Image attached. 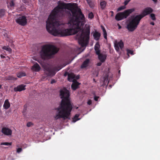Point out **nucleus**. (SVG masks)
Segmentation results:
<instances>
[{
	"label": "nucleus",
	"mask_w": 160,
	"mask_h": 160,
	"mask_svg": "<svg viewBox=\"0 0 160 160\" xmlns=\"http://www.w3.org/2000/svg\"><path fill=\"white\" fill-rule=\"evenodd\" d=\"M22 150V149L21 148H18L17 149V152L18 153H19Z\"/></svg>",
	"instance_id": "32"
},
{
	"label": "nucleus",
	"mask_w": 160,
	"mask_h": 160,
	"mask_svg": "<svg viewBox=\"0 0 160 160\" xmlns=\"http://www.w3.org/2000/svg\"><path fill=\"white\" fill-rule=\"evenodd\" d=\"M87 3L88 4L89 7L92 8H93L95 5V2L94 1H92V0H86Z\"/></svg>",
	"instance_id": "19"
},
{
	"label": "nucleus",
	"mask_w": 160,
	"mask_h": 160,
	"mask_svg": "<svg viewBox=\"0 0 160 160\" xmlns=\"http://www.w3.org/2000/svg\"><path fill=\"white\" fill-rule=\"evenodd\" d=\"M12 144V142H2L1 143V145H11Z\"/></svg>",
	"instance_id": "26"
},
{
	"label": "nucleus",
	"mask_w": 160,
	"mask_h": 160,
	"mask_svg": "<svg viewBox=\"0 0 160 160\" xmlns=\"http://www.w3.org/2000/svg\"><path fill=\"white\" fill-rule=\"evenodd\" d=\"M150 17L152 20H155L156 19L155 15L153 13H151L150 14Z\"/></svg>",
	"instance_id": "27"
},
{
	"label": "nucleus",
	"mask_w": 160,
	"mask_h": 160,
	"mask_svg": "<svg viewBox=\"0 0 160 160\" xmlns=\"http://www.w3.org/2000/svg\"><path fill=\"white\" fill-rule=\"evenodd\" d=\"M52 10L46 22L48 32L54 36L64 37L79 33L77 36L81 47H86L89 39V27L82 28L85 18L78 5L66 3L61 1Z\"/></svg>",
	"instance_id": "1"
},
{
	"label": "nucleus",
	"mask_w": 160,
	"mask_h": 160,
	"mask_svg": "<svg viewBox=\"0 0 160 160\" xmlns=\"http://www.w3.org/2000/svg\"><path fill=\"white\" fill-rule=\"evenodd\" d=\"M153 10L152 8L148 7L145 8L141 14L136 15L127 25V28L131 32L134 31L137 27L141 20L146 16L152 13Z\"/></svg>",
	"instance_id": "3"
},
{
	"label": "nucleus",
	"mask_w": 160,
	"mask_h": 160,
	"mask_svg": "<svg viewBox=\"0 0 160 160\" xmlns=\"http://www.w3.org/2000/svg\"><path fill=\"white\" fill-rule=\"evenodd\" d=\"M6 10L4 9H0V18L3 17L5 14Z\"/></svg>",
	"instance_id": "22"
},
{
	"label": "nucleus",
	"mask_w": 160,
	"mask_h": 160,
	"mask_svg": "<svg viewBox=\"0 0 160 160\" xmlns=\"http://www.w3.org/2000/svg\"><path fill=\"white\" fill-rule=\"evenodd\" d=\"M135 10L134 8L128 9L123 12H119L116 15L115 19L117 21H120L124 18H126L130 14Z\"/></svg>",
	"instance_id": "5"
},
{
	"label": "nucleus",
	"mask_w": 160,
	"mask_h": 160,
	"mask_svg": "<svg viewBox=\"0 0 160 160\" xmlns=\"http://www.w3.org/2000/svg\"><path fill=\"white\" fill-rule=\"evenodd\" d=\"M58 51L59 49L55 46L46 44L42 46L40 54L42 59L44 60L50 59L53 58Z\"/></svg>",
	"instance_id": "4"
},
{
	"label": "nucleus",
	"mask_w": 160,
	"mask_h": 160,
	"mask_svg": "<svg viewBox=\"0 0 160 160\" xmlns=\"http://www.w3.org/2000/svg\"><path fill=\"white\" fill-rule=\"evenodd\" d=\"M127 54L128 56H129V54H130L132 55L133 54V52L132 51L129 50L128 49H127Z\"/></svg>",
	"instance_id": "28"
},
{
	"label": "nucleus",
	"mask_w": 160,
	"mask_h": 160,
	"mask_svg": "<svg viewBox=\"0 0 160 160\" xmlns=\"http://www.w3.org/2000/svg\"><path fill=\"white\" fill-rule=\"evenodd\" d=\"M56 82V80L55 79H52V80L51 81V83L53 84L54 83H55Z\"/></svg>",
	"instance_id": "39"
},
{
	"label": "nucleus",
	"mask_w": 160,
	"mask_h": 160,
	"mask_svg": "<svg viewBox=\"0 0 160 160\" xmlns=\"http://www.w3.org/2000/svg\"><path fill=\"white\" fill-rule=\"evenodd\" d=\"M118 28L119 29L121 28V26L119 25Z\"/></svg>",
	"instance_id": "48"
},
{
	"label": "nucleus",
	"mask_w": 160,
	"mask_h": 160,
	"mask_svg": "<svg viewBox=\"0 0 160 160\" xmlns=\"http://www.w3.org/2000/svg\"><path fill=\"white\" fill-rule=\"evenodd\" d=\"M88 18L90 19H92L93 18V15L92 12H91L89 13Z\"/></svg>",
	"instance_id": "30"
},
{
	"label": "nucleus",
	"mask_w": 160,
	"mask_h": 160,
	"mask_svg": "<svg viewBox=\"0 0 160 160\" xmlns=\"http://www.w3.org/2000/svg\"><path fill=\"white\" fill-rule=\"evenodd\" d=\"M101 28H102V30L103 31V32H106L105 28H104V27L103 26H101Z\"/></svg>",
	"instance_id": "38"
},
{
	"label": "nucleus",
	"mask_w": 160,
	"mask_h": 160,
	"mask_svg": "<svg viewBox=\"0 0 160 160\" xmlns=\"http://www.w3.org/2000/svg\"><path fill=\"white\" fill-rule=\"evenodd\" d=\"M60 96L62 100L59 106L56 109L58 113L55 116V119H70L69 116L72 107L70 99L69 91L64 88L60 90Z\"/></svg>",
	"instance_id": "2"
},
{
	"label": "nucleus",
	"mask_w": 160,
	"mask_h": 160,
	"mask_svg": "<svg viewBox=\"0 0 160 160\" xmlns=\"http://www.w3.org/2000/svg\"><path fill=\"white\" fill-rule=\"evenodd\" d=\"M100 5L101 9L102 10H103L105 9L106 6L107 2L105 1H102L100 2Z\"/></svg>",
	"instance_id": "20"
},
{
	"label": "nucleus",
	"mask_w": 160,
	"mask_h": 160,
	"mask_svg": "<svg viewBox=\"0 0 160 160\" xmlns=\"http://www.w3.org/2000/svg\"><path fill=\"white\" fill-rule=\"evenodd\" d=\"M75 78V75L73 73H70L68 74V79L70 82L74 81V79Z\"/></svg>",
	"instance_id": "15"
},
{
	"label": "nucleus",
	"mask_w": 160,
	"mask_h": 160,
	"mask_svg": "<svg viewBox=\"0 0 160 160\" xmlns=\"http://www.w3.org/2000/svg\"><path fill=\"white\" fill-rule=\"evenodd\" d=\"M94 39L96 40H98L100 37V34L97 32H95L93 34Z\"/></svg>",
	"instance_id": "18"
},
{
	"label": "nucleus",
	"mask_w": 160,
	"mask_h": 160,
	"mask_svg": "<svg viewBox=\"0 0 160 160\" xmlns=\"http://www.w3.org/2000/svg\"><path fill=\"white\" fill-rule=\"evenodd\" d=\"M100 48V45L98 42L96 43L94 46V49L96 51V54H98L99 52H100L99 48Z\"/></svg>",
	"instance_id": "14"
},
{
	"label": "nucleus",
	"mask_w": 160,
	"mask_h": 160,
	"mask_svg": "<svg viewBox=\"0 0 160 160\" xmlns=\"http://www.w3.org/2000/svg\"><path fill=\"white\" fill-rule=\"evenodd\" d=\"M87 103L88 105H91L92 103V100L90 99L88 100L87 102Z\"/></svg>",
	"instance_id": "37"
},
{
	"label": "nucleus",
	"mask_w": 160,
	"mask_h": 160,
	"mask_svg": "<svg viewBox=\"0 0 160 160\" xmlns=\"http://www.w3.org/2000/svg\"><path fill=\"white\" fill-rule=\"evenodd\" d=\"M0 56L2 58H5V56L2 54Z\"/></svg>",
	"instance_id": "43"
},
{
	"label": "nucleus",
	"mask_w": 160,
	"mask_h": 160,
	"mask_svg": "<svg viewBox=\"0 0 160 160\" xmlns=\"http://www.w3.org/2000/svg\"><path fill=\"white\" fill-rule=\"evenodd\" d=\"M2 49L11 52L12 51L11 49L8 46H4L2 47Z\"/></svg>",
	"instance_id": "24"
},
{
	"label": "nucleus",
	"mask_w": 160,
	"mask_h": 160,
	"mask_svg": "<svg viewBox=\"0 0 160 160\" xmlns=\"http://www.w3.org/2000/svg\"><path fill=\"white\" fill-rule=\"evenodd\" d=\"M103 36L104 38L106 39H107V32H103Z\"/></svg>",
	"instance_id": "34"
},
{
	"label": "nucleus",
	"mask_w": 160,
	"mask_h": 160,
	"mask_svg": "<svg viewBox=\"0 0 160 160\" xmlns=\"http://www.w3.org/2000/svg\"><path fill=\"white\" fill-rule=\"evenodd\" d=\"M123 43L122 40H121L118 42H116L114 43L115 48L117 52H119V47L122 50L123 48Z\"/></svg>",
	"instance_id": "8"
},
{
	"label": "nucleus",
	"mask_w": 160,
	"mask_h": 160,
	"mask_svg": "<svg viewBox=\"0 0 160 160\" xmlns=\"http://www.w3.org/2000/svg\"><path fill=\"white\" fill-rule=\"evenodd\" d=\"M33 125L32 123L30 122H29L27 123V126L28 127H30Z\"/></svg>",
	"instance_id": "31"
},
{
	"label": "nucleus",
	"mask_w": 160,
	"mask_h": 160,
	"mask_svg": "<svg viewBox=\"0 0 160 160\" xmlns=\"http://www.w3.org/2000/svg\"><path fill=\"white\" fill-rule=\"evenodd\" d=\"M10 5L11 7H12L14 5V3L13 1H11L10 2Z\"/></svg>",
	"instance_id": "33"
},
{
	"label": "nucleus",
	"mask_w": 160,
	"mask_h": 160,
	"mask_svg": "<svg viewBox=\"0 0 160 160\" xmlns=\"http://www.w3.org/2000/svg\"><path fill=\"white\" fill-rule=\"evenodd\" d=\"M102 62H99L97 63V65L98 66H100L102 64Z\"/></svg>",
	"instance_id": "41"
},
{
	"label": "nucleus",
	"mask_w": 160,
	"mask_h": 160,
	"mask_svg": "<svg viewBox=\"0 0 160 160\" xmlns=\"http://www.w3.org/2000/svg\"><path fill=\"white\" fill-rule=\"evenodd\" d=\"M99 98V96H94V99L95 101H98V99Z\"/></svg>",
	"instance_id": "36"
},
{
	"label": "nucleus",
	"mask_w": 160,
	"mask_h": 160,
	"mask_svg": "<svg viewBox=\"0 0 160 160\" xmlns=\"http://www.w3.org/2000/svg\"><path fill=\"white\" fill-rule=\"evenodd\" d=\"M9 42H10V43H12L13 41V40L12 39H10V40L9 41Z\"/></svg>",
	"instance_id": "45"
},
{
	"label": "nucleus",
	"mask_w": 160,
	"mask_h": 160,
	"mask_svg": "<svg viewBox=\"0 0 160 160\" xmlns=\"http://www.w3.org/2000/svg\"><path fill=\"white\" fill-rule=\"evenodd\" d=\"M131 0H125L124 2L125 5H126Z\"/></svg>",
	"instance_id": "35"
},
{
	"label": "nucleus",
	"mask_w": 160,
	"mask_h": 160,
	"mask_svg": "<svg viewBox=\"0 0 160 160\" xmlns=\"http://www.w3.org/2000/svg\"><path fill=\"white\" fill-rule=\"evenodd\" d=\"M89 62V60L88 59H86L84 61L82 65H81V68H84L88 66V65Z\"/></svg>",
	"instance_id": "17"
},
{
	"label": "nucleus",
	"mask_w": 160,
	"mask_h": 160,
	"mask_svg": "<svg viewBox=\"0 0 160 160\" xmlns=\"http://www.w3.org/2000/svg\"><path fill=\"white\" fill-rule=\"evenodd\" d=\"M125 8V6H122L119 7L117 9V11H120L124 9Z\"/></svg>",
	"instance_id": "29"
},
{
	"label": "nucleus",
	"mask_w": 160,
	"mask_h": 160,
	"mask_svg": "<svg viewBox=\"0 0 160 160\" xmlns=\"http://www.w3.org/2000/svg\"><path fill=\"white\" fill-rule=\"evenodd\" d=\"M26 85L23 84H21L18 86L17 87L14 88V91L15 92H21L26 89Z\"/></svg>",
	"instance_id": "10"
},
{
	"label": "nucleus",
	"mask_w": 160,
	"mask_h": 160,
	"mask_svg": "<svg viewBox=\"0 0 160 160\" xmlns=\"http://www.w3.org/2000/svg\"><path fill=\"white\" fill-rule=\"evenodd\" d=\"M76 78L77 79H78L79 78V76H77Z\"/></svg>",
	"instance_id": "46"
},
{
	"label": "nucleus",
	"mask_w": 160,
	"mask_h": 160,
	"mask_svg": "<svg viewBox=\"0 0 160 160\" xmlns=\"http://www.w3.org/2000/svg\"><path fill=\"white\" fill-rule=\"evenodd\" d=\"M62 67L61 66L56 67L51 69L49 68H47L46 69L47 71V74L48 76H52L55 75L56 72L60 70Z\"/></svg>",
	"instance_id": "6"
},
{
	"label": "nucleus",
	"mask_w": 160,
	"mask_h": 160,
	"mask_svg": "<svg viewBox=\"0 0 160 160\" xmlns=\"http://www.w3.org/2000/svg\"><path fill=\"white\" fill-rule=\"evenodd\" d=\"M150 24L152 25H154V23L153 22H151L150 23Z\"/></svg>",
	"instance_id": "44"
},
{
	"label": "nucleus",
	"mask_w": 160,
	"mask_h": 160,
	"mask_svg": "<svg viewBox=\"0 0 160 160\" xmlns=\"http://www.w3.org/2000/svg\"><path fill=\"white\" fill-rule=\"evenodd\" d=\"M10 104L9 102L8 99L6 100L3 105V107L4 109H7L10 107Z\"/></svg>",
	"instance_id": "16"
},
{
	"label": "nucleus",
	"mask_w": 160,
	"mask_h": 160,
	"mask_svg": "<svg viewBox=\"0 0 160 160\" xmlns=\"http://www.w3.org/2000/svg\"><path fill=\"white\" fill-rule=\"evenodd\" d=\"M2 132L4 134L8 136L11 135L12 134V130L6 127H3L2 128Z\"/></svg>",
	"instance_id": "9"
},
{
	"label": "nucleus",
	"mask_w": 160,
	"mask_h": 160,
	"mask_svg": "<svg viewBox=\"0 0 160 160\" xmlns=\"http://www.w3.org/2000/svg\"><path fill=\"white\" fill-rule=\"evenodd\" d=\"M2 87V85L0 84V88H1Z\"/></svg>",
	"instance_id": "49"
},
{
	"label": "nucleus",
	"mask_w": 160,
	"mask_h": 160,
	"mask_svg": "<svg viewBox=\"0 0 160 160\" xmlns=\"http://www.w3.org/2000/svg\"><path fill=\"white\" fill-rule=\"evenodd\" d=\"M98 55V59L100 60L101 62H104L107 56L105 54H103L99 53L98 54H97Z\"/></svg>",
	"instance_id": "11"
},
{
	"label": "nucleus",
	"mask_w": 160,
	"mask_h": 160,
	"mask_svg": "<svg viewBox=\"0 0 160 160\" xmlns=\"http://www.w3.org/2000/svg\"><path fill=\"white\" fill-rule=\"evenodd\" d=\"M80 84L78 82L73 81V82L71 85V88L73 90H75L79 88V85Z\"/></svg>",
	"instance_id": "12"
},
{
	"label": "nucleus",
	"mask_w": 160,
	"mask_h": 160,
	"mask_svg": "<svg viewBox=\"0 0 160 160\" xmlns=\"http://www.w3.org/2000/svg\"><path fill=\"white\" fill-rule=\"evenodd\" d=\"M16 22L22 26L25 25L27 23V19L25 16H22L17 18Z\"/></svg>",
	"instance_id": "7"
},
{
	"label": "nucleus",
	"mask_w": 160,
	"mask_h": 160,
	"mask_svg": "<svg viewBox=\"0 0 160 160\" xmlns=\"http://www.w3.org/2000/svg\"><path fill=\"white\" fill-rule=\"evenodd\" d=\"M41 68L39 64L36 62L32 67L31 69L35 71L38 72L40 70Z\"/></svg>",
	"instance_id": "13"
},
{
	"label": "nucleus",
	"mask_w": 160,
	"mask_h": 160,
	"mask_svg": "<svg viewBox=\"0 0 160 160\" xmlns=\"http://www.w3.org/2000/svg\"><path fill=\"white\" fill-rule=\"evenodd\" d=\"M7 79L8 80H16L17 79V78L12 76H9L7 77Z\"/></svg>",
	"instance_id": "25"
},
{
	"label": "nucleus",
	"mask_w": 160,
	"mask_h": 160,
	"mask_svg": "<svg viewBox=\"0 0 160 160\" xmlns=\"http://www.w3.org/2000/svg\"><path fill=\"white\" fill-rule=\"evenodd\" d=\"M110 13H111V16L112 17L113 15L114 12L113 11H110Z\"/></svg>",
	"instance_id": "40"
},
{
	"label": "nucleus",
	"mask_w": 160,
	"mask_h": 160,
	"mask_svg": "<svg viewBox=\"0 0 160 160\" xmlns=\"http://www.w3.org/2000/svg\"><path fill=\"white\" fill-rule=\"evenodd\" d=\"M93 81L94 82H96V80H95V79H94V78H93Z\"/></svg>",
	"instance_id": "47"
},
{
	"label": "nucleus",
	"mask_w": 160,
	"mask_h": 160,
	"mask_svg": "<svg viewBox=\"0 0 160 160\" xmlns=\"http://www.w3.org/2000/svg\"><path fill=\"white\" fill-rule=\"evenodd\" d=\"M120 70H119V71H118V73H120Z\"/></svg>",
	"instance_id": "50"
},
{
	"label": "nucleus",
	"mask_w": 160,
	"mask_h": 160,
	"mask_svg": "<svg viewBox=\"0 0 160 160\" xmlns=\"http://www.w3.org/2000/svg\"><path fill=\"white\" fill-rule=\"evenodd\" d=\"M68 74L69 73L68 72H65V73L64 74V76H66L67 75H68Z\"/></svg>",
	"instance_id": "42"
},
{
	"label": "nucleus",
	"mask_w": 160,
	"mask_h": 160,
	"mask_svg": "<svg viewBox=\"0 0 160 160\" xmlns=\"http://www.w3.org/2000/svg\"><path fill=\"white\" fill-rule=\"evenodd\" d=\"M26 76V73L24 72H20L18 73L17 74L18 77L20 78L22 77Z\"/></svg>",
	"instance_id": "23"
},
{
	"label": "nucleus",
	"mask_w": 160,
	"mask_h": 160,
	"mask_svg": "<svg viewBox=\"0 0 160 160\" xmlns=\"http://www.w3.org/2000/svg\"><path fill=\"white\" fill-rule=\"evenodd\" d=\"M79 116V114H76L74 117L72 118V121L73 122H75L79 120L80 118H78Z\"/></svg>",
	"instance_id": "21"
}]
</instances>
